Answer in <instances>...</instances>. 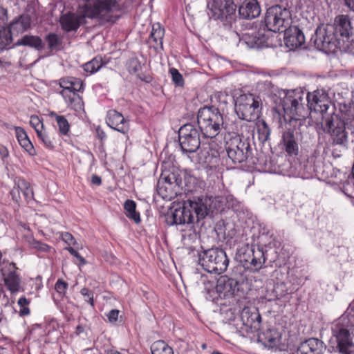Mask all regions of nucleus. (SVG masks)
Instances as JSON below:
<instances>
[{"mask_svg": "<svg viewBox=\"0 0 354 354\" xmlns=\"http://www.w3.org/2000/svg\"><path fill=\"white\" fill-rule=\"evenodd\" d=\"M345 4L353 11H354V0H345Z\"/></svg>", "mask_w": 354, "mask_h": 354, "instance_id": "e2e57ef3", "label": "nucleus"}, {"mask_svg": "<svg viewBox=\"0 0 354 354\" xmlns=\"http://www.w3.org/2000/svg\"><path fill=\"white\" fill-rule=\"evenodd\" d=\"M19 144L30 156H34L36 155V151L28 137L20 141Z\"/></svg>", "mask_w": 354, "mask_h": 354, "instance_id": "37998d69", "label": "nucleus"}, {"mask_svg": "<svg viewBox=\"0 0 354 354\" xmlns=\"http://www.w3.org/2000/svg\"><path fill=\"white\" fill-rule=\"evenodd\" d=\"M61 239L67 244V247H71L76 244V241L74 236L69 232H63L60 233Z\"/></svg>", "mask_w": 354, "mask_h": 354, "instance_id": "8fccbe9b", "label": "nucleus"}, {"mask_svg": "<svg viewBox=\"0 0 354 354\" xmlns=\"http://www.w3.org/2000/svg\"><path fill=\"white\" fill-rule=\"evenodd\" d=\"M304 93L302 91H288L283 99V121L297 123L306 118L308 110L305 107Z\"/></svg>", "mask_w": 354, "mask_h": 354, "instance_id": "7ed1b4c3", "label": "nucleus"}, {"mask_svg": "<svg viewBox=\"0 0 354 354\" xmlns=\"http://www.w3.org/2000/svg\"><path fill=\"white\" fill-rule=\"evenodd\" d=\"M323 351V342L317 338L307 339L298 348L299 354H322Z\"/></svg>", "mask_w": 354, "mask_h": 354, "instance_id": "5701e85b", "label": "nucleus"}, {"mask_svg": "<svg viewBox=\"0 0 354 354\" xmlns=\"http://www.w3.org/2000/svg\"><path fill=\"white\" fill-rule=\"evenodd\" d=\"M198 162L207 169L217 167L220 160L219 147L214 141L202 144L198 155Z\"/></svg>", "mask_w": 354, "mask_h": 354, "instance_id": "ddd939ff", "label": "nucleus"}, {"mask_svg": "<svg viewBox=\"0 0 354 354\" xmlns=\"http://www.w3.org/2000/svg\"><path fill=\"white\" fill-rule=\"evenodd\" d=\"M181 210H183V218L185 223H192L194 220V214H199L198 204L196 202L188 200L184 202Z\"/></svg>", "mask_w": 354, "mask_h": 354, "instance_id": "c85d7f7f", "label": "nucleus"}, {"mask_svg": "<svg viewBox=\"0 0 354 354\" xmlns=\"http://www.w3.org/2000/svg\"><path fill=\"white\" fill-rule=\"evenodd\" d=\"M118 0H96L94 5L82 4L77 7V14L68 11L59 19L62 29L65 32L77 31L85 19H98L104 22L113 21L114 11H119Z\"/></svg>", "mask_w": 354, "mask_h": 354, "instance_id": "f257e3e1", "label": "nucleus"}, {"mask_svg": "<svg viewBox=\"0 0 354 354\" xmlns=\"http://www.w3.org/2000/svg\"><path fill=\"white\" fill-rule=\"evenodd\" d=\"M264 22L268 30L282 32L292 23L290 12L279 5L271 6L266 11Z\"/></svg>", "mask_w": 354, "mask_h": 354, "instance_id": "6e6552de", "label": "nucleus"}, {"mask_svg": "<svg viewBox=\"0 0 354 354\" xmlns=\"http://www.w3.org/2000/svg\"><path fill=\"white\" fill-rule=\"evenodd\" d=\"M34 247L41 252H47L50 250V247L44 243L37 241L35 243Z\"/></svg>", "mask_w": 354, "mask_h": 354, "instance_id": "5fc2aeb1", "label": "nucleus"}, {"mask_svg": "<svg viewBox=\"0 0 354 354\" xmlns=\"http://www.w3.org/2000/svg\"><path fill=\"white\" fill-rule=\"evenodd\" d=\"M68 284L62 279H58L55 285L56 292L60 295L64 296L68 288Z\"/></svg>", "mask_w": 354, "mask_h": 354, "instance_id": "a18cd8bd", "label": "nucleus"}, {"mask_svg": "<svg viewBox=\"0 0 354 354\" xmlns=\"http://www.w3.org/2000/svg\"><path fill=\"white\" fill-rule=\"evenodd\" d=\"M65 250H66L71 255L76 257L79 261L80 265H84L86 264V261L84 259L83 257H82L77 251H76L72 247H66Z\"/></svg>", "mask_w": 354, "mask_h": 354, "instance_id": "603ef678", "label": "nucleus"}, {"mask_svg": "<svg viewBox=\"0 0 354 354\" xmlns=\"http://www.w3.org/2000/svg\"><path fill=\"white\" fill-rule=\"evenodd\" d=\"M261 104L259 95L250 93L241 94L236 98L235 111L241 120L255 121L260 117Z\"/></svg>", "mask_w": 354, "mask_h": 354, "instance_id": "423d86ee", "label": "nucleus"}, {"mask_svg": "<svg viewBox=\"0 0 354 354\" xmlns=\"http://www.w3.org/2000/svg\"><path fill=\"white\" fill-rule=\"evenodd\" d=\"M270 36L268 34H266V31L263 29L259 30L249 36L247 42L251 44L252 47L263 48L268 47L270 46Z\"/></svg>", "mask_w": 354, "mask_h": 354, "instance_id": "cd10ccee", "label": "nucleus"}, {"mask_svg": "<svg viewBox=\"0 0 354 354\" xmlns=\"http://www.w3.org/2000/svg\"><path fill=\"white\" fill-rule=\"evenodd\" d=\"M49 116L56 121L59 135L62 136H68L71 125L66 117L54 111L50 112Z\"/></svg>", "mask_w": 354, "mask_h": 354, "instance_id": "2f4dec72", "label": "nucleus"}, {"mask_svg": "<svg viewBox=\"0 0 354 354\" xmlns=\"http://www.w3.org/2000/svg\"><path fill=\"white\" fill-rule=\"evenodd\" d=\"M240 317L243 324L252 331H257L260 328L261 317L256 307L245 306L241 312Z\"/></svg>", "mask_w": 354, "mask_h": 354, "instance_id": "2eb2a0df", "label": "nucleus"}, {"mask_svg": "<svg viewBox=\"0 0 354 354\" xmlns=\"http://www.w3.org/2000/svg\"><path fill=\"white\" fill-rule=\"evenodd\" d=\"M104 64L102 57L96 56L91 61L85 63L82 67L87 74L92 75L97 72Z\"/></svg>", "mask_w": 354, "mask_h": 354, "instance_id": "f704fd0d", "label": "nucleus"}, {"mask_svg": "<svg viewBox=\"0 0 354 354\" xmlns=\"http://www.w3.org/2000/svg\"><path fill=\"white\" fill-rule=\"evenodd\" d=\"M124 209L127 218L133 221L136 223H140V214L136 211V203L134 201L127 199L124 203Z\"/></svg>", "mask_w": 354, "mask_h": 354, "instance_id": "72a5a7b5", "label": "nucleus"}, {"mask_svg": "<svg viewBox=\"0 0 354 354\" xmlns=\"http://www.w3.org/2000/svg\"><path fill=\"white\" fill-rule=\"evenodd\" d=\"M8 21V10L2 6H0V26L4 25Z\"/></svg>", "mask_w": 354, "mask_h": 354, "instance_id": "6e6d98bb", "label": "nucleus"}, {"mask_svg": "<svg viewBox=\"0 0 354 354\" xmlns=\"http://www.w3.org/2000/svg\"><path fill=\"white\" fill-rule=\"evenodd\" d=\"M97 138L100 140L101 142L102 143L103 141L106 138V133L100 129H97Z\"/></svg>", "mask_w": 354, "mask_h": 354, "instance_id": "052dcab7", "label": "nucleus"}, {"mask_svg": "<svg viewBox=\"0 0 354 354\" xmlns=\"http://www.w3.org/2000/svg\"><path fill=\"white\" fill-rule=\"evenodd\" d=\"M151 351L152 354H174L173 348L162 340L153 342Z\"/></svg>", "mask_w": 354, "mask_h": 354, "instance_id": "c9c22d12", "label": "nucleus"}, {"mask_svg": "<svg viewBox=\"0 0 354 354\" xmlns=\"http://www.w3.org/2000/svg\"><path fill=\"white\" fill-rule=\"evenodd\" d=\"M353 322L354 303H351L344 314L338 319L333 328L339 351L343 354H351L350 348L354 347V342L348 329V327L352 325Z\"/></svg>", "mask_w": 354, "mask_h": 354, "instance_id": "39448f33", "label": "nucleus"}, {"mask_svg": "<svg viewBox=\"0 0 354 354\" xmlns=\"http://www.w3.org/2000/svg\"><path fill=\"white\" fill-rule=\"evenodd\" d=\"M263 134H265V136H264V139L265 140H266L268 138V137L269 136V135H270V130L268 129V128L266 125L264 127Z\"/></svg>", "mask_w": 354, "mask_h": 354, "instance_id": "338daca9", "label": "nucleus"}, {"mask_svg": "<svg viewBox=\"0 0 354 354\" xmlns=\"http://www.w3.org/2000/svg\"><path fill=\"white\" fill-rule=\"evenodd\" d=\"M240 282L233 278L221 277L218 281L217 288L219 291L231 295H237L240 291Z\"/></svg>", "mask_w": 354, "mask_h": 354, "instance_id": "a878e982", "label": "nucleus"}, {"mask_svg": "<svg viewBox=\"0 0 354 354\" xmlns=\"http://www.w3.org/2000/svg\"><path fill=\"white\" fill-rule=\"evenodd\" d=\"M158 193L159 194L162 195V197L165 199H169L170 200L172 196H169L167 194H163L162 193V187H160L159 189H158Z\"/></svg>", "mask_w": 354, "mask_h": 354, "instance_id": "0e129e2a", "label": "nucleus"}, {"mask_svg": "<svg viewBox=\"0 0 354 354\" xmlns=\"http://www.w3.org/2000/svg\"><path fill=\"white\" fill-rule=\"evenodd\" d=\"M335 32L339 37L343 44L348 42L352 35L353 27L348 15H340L335 17L334 25Z\"/></svg>", "mask_w": 354, "mask_h": 354, "instance_id": "f3484780", "label": "nucleus"}, {"mask_svg": "<svg viewBox=\"0 0 354 354\" xmlns=\"http://www.w3.org/2000/svg\"><path fill=\"white\" fill-rule=\"evenodd\" d=\"M106 123L111 128L124 134L127 133L129 129V121L122 113L113 109L108 111Z\"/></svg>", "mask_w": 354, "mask_h": 354, "instance_id": "aec40b11", "label": "nucleus"}, {"mask_svg": "<svg viewBox=\"0 0 354 354\" xmlns=\"http://www.w3.org/2000/svg\"><path fill=\"white\" fill-rule=\"evenodd\" d=\"M138 77L139 79H140L141 80L145 81V82H147V83H149V82H150L151 81V77L150 76L142 77L140 75H138Z\"/></svg>", "mask_w": 354, "mask_h": 354, "instance_id": "69168bd1", "label": "nucleus"}, {"mask_svg": "<svg viewBox=\"0 0 354 354\" xmlns=\"http://www.w3.org/2000/svg\"><path fill=\"white\" fill-rule=\"evenodd\" d=\"M282 142L285 151L290 156H296L299 153V144L295 136L294 131L288 129L282 136Z\"/></svg>", "mask_w": 354, "mask_h": 354, "instance_id": "412c9836", "label": "nucleus"}, {"mask_svg": "<svg viewBox=\"0 0 354 354\" xmlns=\"http://www.w3.org/2000/svg\"><path fill=\"white\" fill-rule=\"evenodd\" d=\"M236 257L244 267L255 271L261 268L266 261L263 249L249 244L241 247L237 251Z\"/></svg>", "mask_w": 354, "mask_h": 354, "instance_id": "1a4fd4ad", "label": "nucleus"}, {"mask_svg": "<svg viewBox=\"0 0 354 354\" xmlns=\"http://www.w3.org/2000/svg\"><path fill=\"white\" fill-rule=\"evenodd\" d=\"M315 44L327 53H335L337 49L345 48L339 37L335 32L332 25H327L325 28L316 30Z\"/></svg>", "mask_w": 354, "mask_h": 354, "instance_id": "9b49d317", "label": "nucleus"}, {"mask_svg": "<svg viewBox=\"0 0 354 354\" xmlns=\"http://www.w3.org/2000/svg\"><path fill=\"white\" fill-rule=\"evenodd\" d=\"M165 35V29L159 23L152 26V30L149 37L147 43L151 48L154 49L163 48L162 40Z\"/></svg>", "mask_w": 354, "mask_h": 354, "instance_id": "b1692460", "label": "nucleus"}, {"mask_svg": "<svg viewBox=\"0 0 354 354\" xmlns=\"http://www.w3.org/2000/svg\"><path fill=\"white\" fill-rule=\"evenodd\" d=\"M165 181L167 182L169 185H171L172 182H171V180L169 178V176L165 177Z\"/></svg>", "mask_w": 354, "mask_h": 354, "instance_id": "774afa93", "label": "nucleus"}, {"mask_svg": "<svg viewBox=\"0 0 354 354\" xmlns=\"http://www.w3.org/2000/svg\"><path fill=\"white\" fill-rule=\"evenodd\" d=\"M283 32L285 44L290 49L297 48L304 44V35L297 26L290 24Z\"/></svg>", "mask_w": 354, "mask_h": 354, "instance_id": "a211bd4d", "label": "nucleus"}, {"mask_svg": "<svg viewBox=\"0 0 354 354\" xmlns=\"http://www.w3.org/2000/svg\"><path fill=\"white\" fill-rule=\"evenodd\" d=\"M183 210L181 208L176 209L172 214V224H185V218H183Z\"/></svg>", "mask_w": 354, "mask_h": 354, "instance_id": "49530a36", "label": "nucleus"}, {"mask_svg": "<svg viewBox=\"0 0 354 354\" xmlns=\"http://www.w3.org/2000/svg\"><path fill=\"white\" fill-rule=\"evenodd\" d=\"M240 16L245 19H251L259 16L261 8L257 0L244 1L239 8Z\"/></svg>", "mask_w": 354, "mask_h": 354, "instance_id": "4be33fe9", "label": "nucleus"}, {"mask_svg": "<svg viewBox=\"0 0 354 354\" xmlns=\"http://www.w3.org/2000/svg\"><path fill=\"white\" fill-rule=\"evenodd\" d=\"M45 41L48 44V48L51 51L58 52L64 48L63 38L56 33L50 32L46 35Z\"/></svg>", "mask_w": 354, "mask_h": 354, "instance_id": "473e14b6", "label": "nucleus"}, {"mask_svg": "<svg viewBox=\"0 0 354 354\" xmlns=\"http://www.w3.org/2000/svg\"><path fill=\"white\" fill-rule=\"evenodd\" d=\"M80 294L84 297L85 301L87 302L91 307L94 308L95 301L93 291L88 289V288L84 287L80 290Z\"/></svg>", "mask_w": 354, "mask_h": 354, "instance_id": "c03bdc74", "label": "nucleus"}, {"mask_svg": "<svg viewBox=\"0 0 354 354\" xmlns=\"http://www.w3.org/2000/svg\"><path fill=\"white\" fill-rule=\"evenodd\" d=\"M29 123L30 127L35 129L37 134L38 133V132H40L44 129L43 120L40 118L38 115H31L30 118Z\"/></svg>", "mask_w": 354, "mask_h": 354, "instance_id": "ea45409f", "label": "nucleus"}, {"mask_svg": "<svg viewBox=\"0 0 354 354\" xmlns=\"http://www.w3.org/2000/svg\"><path fill=\"white\" fill-rule=\"evenodd\" d=\"M15 46H25L35 48L37 50H41L44 48V44L39 36L25 35L19 39Z\"/></svg>", "mask_w": 354, "mask_h": 354, "instance_id": "7c9ffc66", "label": "nucleus"}, {"mask_svg": "<svg viewBox=\"0 0 354 354\" xmlns=\"http://www.w3.org/2000/svg\"><path fill=\"white\" fill-rule=\"evenodd\" d=\"M17 303L20 307L19 315L21 316H26L30 314V308H28L30 301L28 299L25 297H20Z\"/></svg>", "mask_w": 354, "mask_h": 354, "instance_id": "79ce46f5", "label": "nucleus"}, {"mask_svg": "<svg viewBox=\"0 0 354 354\" xmlns=\"http://www.w3.org/2000/svg\"><path fill=\"white\" fill-rule=\"evenodd\" d=\"M198 127L204 137L214 138L223 127V114L214 106H205L198 110L197 115Z\"/></svg>", "mask_w": 354, "mask_h": 354, "instance_id": "20e7f679", "label": "nucleus"}, {"mask_svg": "<svg viewBox=\"0 0 354 354\" xmlns=\"http://www.w3.org/2000/svg\"><path fill=\"white\" fill-rule=\"evenodd\" d=\"M38 139L43 144L44 147L48 149H53L55 147V139L45 130L38 132L37 134Z\"/></svg>", "mask_w": 354, "mask_h": 354, "instance_id": "4c0bfd02", "label": "nucleus"}, {"mask_svg": "<svg viewBox=\"0 0 354 354\" xmlns=\"http://www.w3.org/2000/svg\"><path fill=\"white\" fill-rule=\"evenodd\" d=\"M79 92H73L64 95H62L67 107L75 112L84 111V103L82 97Z\"/></svg>", "mask_w": 354, "mask_h": 354, "instance_id": "bb28decb", "label": "nucleus"}, {"mask_svg": "<svg viewBox=\"0 0 354 354\" xmlns=\"http://www.w3.org/2000/svg\"><path fill=\"white\" fill-rule=\"evenodd\" d=\"M225 149L228 158L234 165L247 161L252 153L250 144L243 141L236 133L226 140Z\"/></svg>", "mask_w": 354, "mask_h": 354, "instance_id": "9d476101", "label": "nucleus"}, {"mask_svg": "<svg viewBox=\"0 0 354 354\" xmlns=\"http://www.w3.org/2000/svg\"><path fill=\"white\" fill-rule=\"evenodd\" d=\"M26 200H30L33 198L34 193L29 185L26 188L21 190Z\"/></svg>", "mask_w": 354, "mask_h": 354, "instance_id": "13d9d810", "label": "nucleus"}, {"mask_svg": "<svg viewBox=\"0 0 354 354\" xmlns=\"http://www.w3.org/2000/svg\"><path fill=\"white\" fill-rule=\"evenodd\" d=\"M179 142L183 153H192L200 148V134L196 127L190 123L185 124L178 131Z\"/></svg>", "mask_w": 354, "mask_h": 354, "instance_id": "f8f14e48", "label": "nucleus"}, {"mask_svg": "<svg viewBox=\"0 0 354 354\" xmlns=\"http://www.w3.org/2000/svg\"><path fill=\"white\" fill-rule=\"evenodd\" d=\"M198 261L205 271L216 274L224 272L229 263L225 252L218 248L203 251L199 254Z\"/></svg>", "mask_w": 354, "mask_h": 354, "instance_id": "0eeeda50", "label": "nucleus"}, {"mask_svg": "<svg viewBox=\"0 0 354 354\" xmlns=\"http://www.w3.org/2000/svg\"><path fill=\"white\" fill-rule=\"evenodd\" d=\"M12 270H10L6 275H4V282L8 290L11 292H18L20 287V277L15 271V266H12Z\"/></svg>", "mask_w": 354, "mask_h": 354, "instance_id": "c756f323", "label": "nucleus"}, {"mask_svg": "<svg viewBox=\"0 0 354 354\" xmlns=\"http://www.w3.org/2000/svg\"><path fill=\"white\" fill-rule=\"evenodd\" d=\"M141 68V64L137 58L131 59L127 64V69L130 73H136Z\"/></svg>", "mask_w": 354, "mask_h": 354, "instance_id": "de8ad7c7", "label": "nucleus"}, {"mask_svg": "<svg viewBox=\"0 0 354 354\" xmlns=\"http://www.w3.org/2000/svg\"><path fill=\"white\" fill-rule=\"evenodd\" d=\"M169 73L171 76L172 82L176 86H183L185 84L183 75L180 73L178 69L175 68H171L169 69Z\"/></svg>", "mask_w": 354, "mask_h": 354, "instance_id": "a19ab883", "label": "nucleus"}, {"mask_svg": "<svg viewBox=\"0 0 354 354\" xmlns=\"http://www.w3.org/2000/svg\"><path fill=\"white\" fill-rule=\"evenodd\" d=\"M17 184L18 188L21 191L23 190L24 189L26 188V187H28L30 185V183L24 178H18V180L17 181Z\"/></svg>", "mask_w": 354, "mask_h": 354, "instance_id": "bf43d9fd", "label": "nucleus"}, {"mask_svg": "<svg viewBox=\"0 0 354 354\" xmlns=\"http://www.w3.org/2000/svg\"><path fill=\"white\" fill-rule=\"evenodd\" d=\"M346 124L351 129L354 134V109H349L344 120L337 115L331 116L325 121L324 130L329 134L333 145L346 147L348 144V134L346 131Z\"/></svg>", "mask_w": 354, "mask_h": 354, "instance_id": "f03ea898", "label": "nucleus"}, {"mask_svg": "<svg viewBox=\"0 0 354 354\" xmlns=\"http://www.w3.org/2000/svg\"><path fill=\"white\" fill-rule=\"evenodd\" d=\"M120 311L118 310H111L109 311V313L107 315V317L109 319V321L111 323L115 322L118 319Z\"/></svg>", "mask_w": 354, "mask_h": 354, "instance_id": "4d7b16f0", "label": "nucleus"}, {"mask_svg": "<svg viewBox=\"0 0 354 354\" xmlns=\"http://www.w3.org/2000/svg\"><path fill=\"white\" fill-rule=\"evenodd\" d=\"M210 10L212 17L223 19L234 13L236 6L232 0H214Z\"/></svg>", "mask_w": 354, "mask_h": 354, "instance_id": "dca6fc26", "label": "nucleus"}, {"mask_svg": "<svg viewBox=\"0 0 354 354\" xmlns=\"http://www.w3.org/2000/svg\"><path fill=\"white\" fill-rule=\"evenodd\" d=\"M65 250H66L71 255L76 257L79 261L80 265H84L86 264V261L84 259L83 257H82L77 251H76L72 247H66Z\"/></svg>", "mask_w": 354, "mask_h": 354, "instance_id": "864d4df0", "label": "nucleus"}, {"mask_svg": "<svg viewBox=\"0 0 354 354\" xmlns=\"http://www.w3.org/2000/svg\"><path fill=\"white\" fill-rule=\"evenodd\" d=\"M12 37L7 28L0 26V50L6 48L12 44Z\"/></svg>", "mask_w": 354, "mask_h": 354, "instance_id": "58836bf2", "label": "nucleus"}, {"mask_svg": "<svg viewBox=\"0 0 354 354\" xmlns=\"http://www.w3.org/2000/svg\"><path fill=\"white\" fill-rule=\"evenodd\" d=\"M91 183L93 185H100L102 184V179L97 175H93L91 177Z\"/></svg>", "mask_w": 354, "mask_h": 354, "instance_id": "680f3d73", "label": "nucleus"}, {"mask_svg": "<svg viewBox=\"0 0 354 354\" xmlns=\"http://www.w3.org/2000/svg\"><path fill=\"white\" fill-rule=\"evenodd\" d=\"M56 82H57L58 85L62 88V90L58 92L60 95H64L73 92L82 93L84 89L82 80L75 77H64L58 80Z\"/></svg>", "mask_w": 354, "mask_h": 354, "instance_id": "6ab92c4d", "label": "nucleus"}, {"mask_svg": "<svg viewBox=\"0 0 354 354\" xmlns=\"http://www.w3.org/2000/svg\"><path fill=\"white\" fill-rule=\"evenodd\" d=\"M30 26V17L28 15H22L14 19L10 24L8 30L10 35L19 34L27 30Z\"/></svg>", "mask_w": 354, "mask_h": 354, "instance_id": "393cba45", "label": "nucleus"}, {"mask_svg": "<svg viewBox=\"0 0 354 354\" xmlns=\"http://www.w3.org/2000/svg\"><path fill=\"white\" fill-rule=\"evenodd\" d=\"M230 100V96L226 92L223 91L215 93L212 97V101L217 104V108H218V109H221L223 111L226 108Z\"/></svg>", "mask_w": 354, "mask_h": 354, "instance_id": "e433bc0d", "label": "nucleus"}, {"mask_svg": "<svg viewBox=\"0 0 354 354\" xmlns=\"http://www.w3.org/2000/svg\"><path fill=\"white\" fill-rule=\"evenodd\" d=\"M306 99L309 109L315 111L325 113L329 108L330 99L328 93L324 90L317 89L312 93H308Z\"/></svg>", "mask_w": 354, "mask_h": 354, "instance_id": "4468645a", "label": "nucleus"}, {"mask_svg": "<svg viewBox=\"0 0 354 354\" xmlns=\"http://www.w3.org/2000/svg\"><path fill=\"white\" fill-rule=\"evenodd\" d=\"M266 335L268 342L272 344H276L281 337L280 334L275 330H269Z\"/></svg>", "mask_w": 354, "mask_h": 354, "instance_id": "09e8293b", "label": "nucleus"}, {"mask_svg": "<svg viewBox=\"0 0 354 354\" xmlns=\"http://www.w3.org/2000/svg\"><path fill=\"white\" fill-rule=\"evenodd\" d=\"M15 135L18 142L28 137L25 129L21 127H14Z\"/></svg>", "mask_w": 354, "mask_h": 354, "instance_id": "3c124183", "label": "nucleus"}]
</instances>
